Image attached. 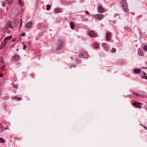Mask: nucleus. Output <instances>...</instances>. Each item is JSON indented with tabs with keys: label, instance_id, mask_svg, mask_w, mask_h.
I'll use <instances>...</instances> for the list:
<instances>
[{
	"label": "nucleus",
	"instance_id": "38",
	"mask_svg": "<svg viewBox=\"0 0 147 147\" xmlns=\"http://www.w3.org/2000/svg\"><path fill=\"white\" fill-rule=\"evenodd\" d=\"M5 67V65H3V66L2 67H0V69H1V70H3V68Z\"/></svg>",
	"mask_w": 147,
	"mask_h": 147
},
{
	"label": "nucleus",
	"instance_id": "12",
	"mask_svg": "<svg viewBox=\"0 0 147 147\" xmlns=\"http://www.w3.org/2000/svg\"><path fill=\"white\" fill-rule=\"evenodd\" d=\"M79 57L80 58H85L87 57V54L85 52L81 53L79 54Z\"/></svg>",
	"mask_w": 147,
	"mask_h": 147
},
{
	"label": "nucleus",
	"instance_id": "8",
	"mask_svg": "<svg viewBox=\"0 0 147 147\" xmlns=\"http://www.w3.org/2000/svg\"><path fill=\"white\" fill-rule=\"evenodd\" d=\"M20 59L19 56L18 55H15L12 57L11 61H18Z\"/></svg>",
	"mask_w": 147,
	"mask_h": 147
},
{
	"label": "nucleus",
	"instance_id": "25",
	"mask_svg": "<svg viewBox=\"0 0 147 147\" xmlns=\"http://www.w3.org/2000/svg\"><path fill=\"white\" fill-rule=\"evenodd\" d=\"M124 29L126 31L129 32L130 30V29L128 26H126L124 28Z\"/></svg>",
	"mask_w": 147,
	"mask_h": 147
},
{
	"label": "nucleus",
	"instance_id": "30",
	"mask_svg": "<svg viewBox=\"0 0 147 147\" xmlns=\"http://www.w3.org/2000/svg\"><path fill=\"white\" fill-rule=\"evenodd\" d=\"M3 57H0V62L1 63L3 64H4V62L3 60Z\"/></svg>",
	"mask_w": 147,
	"mask_h": 147
},
{
	"label": "nucleus",
	"instance_id": "47",
	"mask_svg": "<svg viewBox=\"0 0 147 147\" xmlns=\"http://www.w3.org/2000/svg\"><path fill=\"white\" fill-rule=\"evenodd\" d=\"M15 41V39H13L12 40V41Z\"/></svg>",
	"mask_w": 147,
	"mask_h": 147
},
{
	"label": "nucleus",
	"instance_id": "46",
	"mask_svg": "<svg viewBox=\"0 0 147 147\" xmlns=\"http://www.w3.org/2000/svg\"><path fill=\"white\" fill-rule=\"evenodd\" d=\"M143 73L145 75H146V73L145 72H143Z\"/></svg>",
	"mask_w": 147,
	"mask_h": 147
},
{
	"label": "nucleus",
	"instance_id": "51",
	"mask_svg": "<svg viewBox=\"0 0 147 147\" xmlns=\"http://www.w3.org/2000/svg\"><path fill=\"white\" fill-rule=\"evenodd\" d=\"M146 110H147V107L146 108Z\"/></svg>",
	"mask_w": 147,
	"mask_h": 147
},
{
	"label": "nucleus",
	"instance_id": "21",
	"mask_svg": "<svg viewBox=\"0 0 147 147\" xmlns=\"http://www.w3.org/2000/svg\"><path fill=\"white\" fill-rule=\"evenodd\" d=\"M12 98L13 99H15L18 101L22 99V98L20 97H18L16 96L12 97Z\"/></svg>",
	"mask_w": 147,
	"mask_h": 147
},
{
	"label": "nucleus",
	"instance_id": "17",
	"mask_svg": "<svg viewBox=\"0 0 147 147\" xmlns=\"http://www.w3.org/2000/svg\"><path fill=\"white\" fill-rule=\"evenodd\" d=\"M134 72L136 74H140L141 72L140 69H136L134 70Z\"/></svg>",
	"mask_w": 147,
	"mask_h": 147
},
{
	"label": "nucleus",
	"instance_id": "5",
	"mask_svg": "<svg viewBox=\"0 0 147 147\" xmlns=\"http://www.w3.org/2000/svg\"><path fill=\"white\" fill-rule=\"evenodd\" d=\"M87 34L91 37H95L97 36V34L93 30L89 31L87 32Z\"/></svg>",
	"mask_w": 147,
	"mask_h": 147
},
{
	"label": "nucleus",
	"instance_id": "19",
	"mask_svg": "<svg viewBox=\"0 0 147 147\" xmlns=\"http://www.w3.org/2000/svg\"><path fill=\"white\" fill-rule=\"evenodd\" d=\"M138 53L141 56H142L144 55V53L143 51L140 49H139L138 50Z\"/></svg>",
	"mask_w": 147,
	"mask_h": 147
},
{
	"label": "nucleus",
	"instance_id": "39",
	"mask_svg": "<svg viewBox=\"0 0 147 147\" xmlns=\"http://www.w3.org/2000/svg\"><path fill=\"white\" fill-rule=\"evenodd\" d=\"M85 13H86V14H88V15H90V14H89V12H88V11H85Z\"/></svg>",
	"mask_w": 147,
	"mask_h": 147
},
{
	"label": "nucleus",
	"instance_id": "23",
	"mask_svg": "<svg viewBox=\"0 0 147 147\" xmlns=\"http://www.w3.org/2000/svg\"><path fill=\"white\" fill-rule=\"evenodd\" d=\"M12 38L11 36H9L5 38L4 40V42H6V41L7 40L11 39Z\"/></svg>",
	"mask_w": 147,
	"mask_h": 147
},
{
	"label": "nucleus",
	"instance_id": "41",
	"mask_svg": "<svg viewBox=\"0 0 147 147\" xmlns=\"http://www.w3.org/2000/svg\"><path fill=\"white\" fill-rule=\"evenodd\" d=\"M143 126L145 129L147 130V127H146L144 125H143Z\"/></svg>",
	"mask_w": 147,
	"mask_h": 147
},
{
	"label": "nucleus",
	"instance_id": "33",
	"mask_svg": "<svg viewBox=\"0 0 147 147\" xmlns=\"http://www.w3.org/2000/svg\"><path fill=\"white\" fill-rule=\"evenodd\" d=\"M143 49L145 51H147V45H145L143 47Z\"/></svg>",
	"mask_w": 147,
	"mask_h": 147
},
{
	"label": "nucleus",
	"instance_id": "44",
	"mask_svg": "<svg viewBox=\"0 0 147 147\" xmlns=\"http://www.w3.org/2000/svg\"><path fill=\"white\" fill-rule=\"evenodd\" d=\"M14 45V44H12L10 46V48H12L13 47V46Z\"/></svg>",
	"mask_w": 147,
	"mask_h": 147
},
{
	"label": "nucleus",
	"instance_id": "10",
	"mask_svg": "<svg viewBox=\"0 0 147 147\" xmlns=\"http://www.w3.org/2000/svg\"><path fill=\"white\" fill-rule=\"evenodd\" d=\"M9 28H13V27L12 25L11 22L10 21H9L8 22V23L5 27V28L7 29Z\"/></svg>",
	"mask_w": 147,
	"mask_h": 147
},
{
	"label": "nucleus",
	"instance_id": "24",
	"mask_svg": "<svg viewBox=\"0 0 147 147\" xmlns=\"http://www.w3.org/2000/svg\"><path fill=\"white\" fill-rule=\"evenodd\" d=\"M61 9L59 8H56L55 9L54 11L55 13H58L61 12Z\"/></svg>",
	"mask_w": 147,
	"mask_h": 147
},
{
	"label": "nucleus",
	"instance_id": "34",
	"mask_svg": "<svg viewBox=\"0 0 147 147\" xmlns=\"http://www.w3.org/2000/svg\"><path fill=\"white\" fill-rule=\"evenodd\" d=\"M76 62L78 63H79L81 62V60L79 59H77Z\"/></svg>",
	"mask_w": 147,
	"mask_h": 147
},
{
	"label": "nucleus",
	"instance_id": "28",
	"mask_svg": "<svg viewBox=\"0 0 147 147\" xmlns=\"http://www.w3.org/2000/svg\"><path fill=\"white\" fill-rule=\"evenodd\" d=\"M47 8H46V9L47 10H49L51 8V6L50 5H46Z\"/></svg>",
	"mask_w": 147,
	"mask_h": 147
},
{
	"label": "nucleus",
	"instance_id": "7",
	"mask_svg": "<svg viewBox=\"0 0 147 147\" xmlns=\"http://www.w3.org/2000/svg\"><path fill=\"white\" fill-rule=\"evenodd\" d=\"M112 36V34L110 32H107L106 33V39L107 41L111 40Z\"/></svg>",
	"mask_w": 147,
	"mask_h": 147
},
{
	"label": "nucleus",
	"instance_id": "6",
	"mask_svg": "<svg viewBox=\"0 0 147 147\" xmlns=\"http://www.w3.org/2000/svg\"><path fill=\"white\" fill-rule=\"evenodd\" d=\"M93 17L96 20H100L103 18L104 16L102 14H98L94 15Z\"/></svg>",
	"mask_w": 147,
	"mask_h": 147
},
{
	"label": "nucleus",
	"instance_id": "26",
	"mask_svg": "<svg viewBox=\"0 0 147 147\" xmlns=\"http://www.w3.org/2000/svg\"><path fill=\"white\" fill-rule=\"evenodd\" d=\"M11 32V31L10 30H7V29H6V28H5V29L4 30H3V33H4L6 32V33H10Z\"/></svg>",
	"mask_w": 147,
	"mask_h": 147
},
{
	"label": "nucleus",
	"instance_id": "32",
	"mask_svg": "<svg viewBox=\"0 0 147 147\" xmlns=\"http://www.w3.org/2000/svg\"><path fill=\"white\" fill-rule=\"evenodd\" d=\"M3 107L4 108V109H5V110L6 109V108L7 107H6L7 105H6V104H5V103H4L3 104Z\"/></svg>",
	"mask_w": 147,
	"mask_h": 147
},
{
	"label": "nucleus",
	"instance_id": "27",
	"mask_svg": "<svg viewBox=\"0 0 147 147\" xmlns=\"http://www.w3.org/2000/svg\"><path fill=\"white\" fill-rule=\"evenodd\" d=\"M5 140L2 138H0V142L1 143H4L5 142Z\"/></svg>",
	"mask_w": 147,
	"mask_h": 147
},
{
	"label": "nucleus",
	"instance_id": "29",
	"mask_svg": "<svg viewBox=\"0 0 147 147\" xmlns=\"http://www.w3.org/2000/svg\"><path fill=\"white\" fill-rule=\"evenodd\" d=\"M111 52L112 53H115L116 52V50L115 48H113L111 50Z\"/></svg>",
	"mask_w": 147,
	"mask_h": 147
},
{
	"label": "nucleus",
	"instance_id": "31",
	"mask_svg": "<svg viewBox=\"0 0 147 147\" xmlns=\"http://www.w3.org/2000/svg\"><path fill=\"white\" fill-rule=\"evenodd\" d=\"M18 2H19V4L20 5H21L22 6L24 5V4L23 3V2H22V1L21 0H18Z\"/></svg>",
	"mask_w": 147,
	"mask_h": 147
},
{
	"label": "nucleus",
	"instance_id": "2",
	"mask_svg": "<svg viewBox=\"0 0 147 147\" xmlns=\"http://www.w3.org/2000/svg\"><path fill=\"white\" fill-rule=\"evenodd\" d=\"M121 5L124 11L126 12L128 11V5L125 0H121Z\"/></svg>",
	"mask_w": 147,
	"mask_h": 147
},
{
	"label": "nucleus",
	"instance_id": "52",
	"mask_svg": "<svg viewBox=\"0 0 147 147\" xmlns=\"http://www.w3.org/2000/svg\"><path fill=\"white\" fill-rule=\"evenodd\" d=\"M115 16H117L116 14H115Z\"/></svg>",
	"mask_w": 147,
	"mask_h": 147
},
{
	"label": "nucleus",
	"instance_id": "11",
	"mask_svg": "<svg viewBox=\"0 0 147 147\" xmlns=\"http://www.w3.org/2000/svg\"><path fill=\"white\" fill-rule=\"evenodd\" d=\"M131 96L134 98H140L143 97L141 95L135 92L133 93Z\"/></svg>",
	"mask_w": 147,
	"mask_h": 147
},
{
	"label": "nucleus",
	"instance_id": "15",
	"mask_svg": "<svg viewBox=\"0 0 147 147\" xmlns=\"http://www.w3.org/2000/svg\"><path fill=\"white\" fill-rule=\"evenodd\" d=\"M102 45L105 48V50L107 51H108L109 49V47L107 45H106L105 43H103L102 44Z\"/></svg>",
	"mask_w": 147,
	"mask_h": 147
},
{
	"label": "nucleus",
	"instance_id": "48",
	"mask_svg": "<svg viewBox=\"0 0 147 147\" xmlns=\"http://www.w3.org/2000/svg\"><path fill=\"white\" fill-rule=\"evenodd\" d=\"M22 44L23 45H25V44H25V42H22Z\"/></svg>",
	"mask_w": 147,
	"mask_h": 147
},
{
	"label": "nucleus",
	"instance_id": "14",
	"mask_svg": "<svg viewBox=\"0 0 147 147\" xmlns=\"http://www.w3.org/2000/svg\"><path fill=\"white\" fill-rule=\"evenodd\" d=\"M32 26V23L30 22L26 23L25 25V27L27 28H31Z\"/></svg>",
	"mask_w": 147,
	"mask_h": 147
},
{
	"label": "nucleus",
	"instance_id": "37",
	"mask_svg": "<svg viewBox=\"0 0 147 147\" xmlns=\"http://www.w3.org/2000/svg\"><path fill=\"white\" fill-rule=\"evenodd\" d=\"M142 78H144L147 80V76H143H143H142Z\"/></svg>",
	"mask_w": 147,
	"mask_h": 147
},
{
	"label": "nucleus",
	"instance_id": "36",
	"mask_svg": "<svg viewBox=\"0 0 147 147\" xmlns=\"http://www.w3.org/2000/svg\"><path fill=\"white\" fill-rule=\"evenodd\" d=\"M13 87L15 88H17L18 87V86L17 85H13Z\"/></svg>",
	"mask_w": 147,
	"mask_h": 147
},
{
	"label": "nucleus",
	"instance_id": "40",
	"mask_svg": "<svg viewBox=\"0 0 147 147\" xmlns=\"http://www.w3.org/2000/svg\"><path fill=\"white\" fill-rule=\"evenodd\" d=\"M25 34V33H22L20 35V36H24Z\"/></svg>",
	"mask_w": 147,
	"mask_h": 147
},
{
	"label": "nucleus",
	"instance_id": "45",
	"mask_svg": "<svg viewBox=\"0 0 147 147\" xmlns=\"http://www.w3.org/2000/svg\"><path fill=\"white\" fill-rule=\"evenodd\" d=\"M31 76H32V77H33V78H34V74H31Z\"/></svg>",
	"mask_w": 147,
	"mask_h": 147
},
{
	"label": "nucleus",
	"instance_id": "43",
	"mask_svg": "<svg viewBox=\"0 0 147 147\" xmlns=\"http://www.w3.org/2000/svg\"><path fill=\"white\" fill-rule=\"evenodd\" d=\"M3 74H0V77H3Z\"/></svg>",
	"mask_w": 147,
	"mask_h": 147
},
{
	"label": "nucleus",
	"instance_id": "49",
	"mask_svg": "<svg viewBox=\"0 0 147 147\" xmlns=\"http://www.w3.org/2000/svg\"><path fill=\"white\" fill-rule=\"evenodd\" d=\"M16 50L17 51H18V49H17Z\"/></svg>",
	"mask_w": 147,
	"mask_h": 147
},
{
	"label": "nucleus",
	"instance_id": "18",
	"mask_svg": "<svg viewBox=\"0 0 147 147\" xmlns=\"http://www.w3.org/2000/svg\"><path fill=\"white\" fill-rule=\"evenodd\" d=\"M92 45L95 49L98 48L99 46L98 44L96 42L93 43Z\"/></svg>",
	"mask_w": 147,
	"mask_h": 147
},
{
	"label": "nucleus",
	"instance_id": "4",
	"mask_svg": "<svg viewBox=\"0 0 147 147\" xmlns=\"http://www.w3.org/2000/svg\"><path fill=\"white\" fill-rule=\"evenodd\" d=\"M13 0H5L3 1L2 3V5L3 7H5L6 5L5 3L9 5H11L13 3Z\"/></svg>",
	"mask_w": 147,
	"mask_h": 147
},
{
	"label": "nucleus",
	"instance_id": "35",
	"mask_svg": "<svg viewBox=\"0 0 147 147\" xmlns=\"http://www.w3.org/2000/svg\"><path fill=\"white\" fill-rule=\"evenodd\" d=\"M27 47V46L26 45H23V50H25L26 49V48Z\"/></svg>",
	"mask_w": 147,
	"mask_h": 147
},
{
	"label": "nucleus",
	"instance_id": "16",
	"mask_svg": "<svg viewBox=\"0 0 147 147\" xmlns=\"http://www.w3.org/2000/svg\"><path fill=\"white\" fill-rule=\"evenodd\" d=\"M19 21L14 20L12 22V24L14 25L15 27H16L18 24Z\"/></svg>",
	"mask_w": 147,
	"mask_h": 147
},
{
	"label": "nucleus",
	"instance_id": "13",
	"mask_svg": "<svg viewBox=\"0 0 147 147\" xmlns=\"http://www.w3.org/2000/svg\"><path fill=\"white\" fill-rule=\"evenodd\" d=\"M105 9L102 6H100L98 7V11L100 13H102L105 11Z\"/></svg>",
	"mask_w": 147,
	"mask_h": 147
},
{
	"label": "nucleus",
	"instance_id": "22",
	"mask_svg": "<svg viewBox=\"0 0 147 147\" xmlns=\"http://www.w3.org/2000/svg\"><path fill=\"white\" fill-rule=\"evenodd\" d=\"M7 42H5V43L4 42H3L1 45V47H0V49H2L4 47L6 44Z\"/></svg>",
	"mask_w": 147,
	"mask_h": 147
},
{
	"label": "nucleus",
	"instance_id": "1",
	"mask_svg": "<svg viewBox=\"0 0 147 147\" xmlns=\"http://www.w3.org/2000/svg\"><path fill=\"white\" fill-rule=\"evenodd\" d=\"M18 9L16 8H13L10 12V16L12 19H15L18 14Z\"/></svg>",
	"mask_w": 147,
	"mask_h": 147
},
{
	"label": "nucleus",
	"instance_id": "9",
	"mask_svg": "<svg viewBox=\"0 0 147 147\" xmlns=\"http://www.w3.org/2000/svg\"><path fill=\"white\" fill-rule=\"evenodd\" d=\"M142 103L138 102H134L133 103V105L134 106L138 108H142Z\"/></svg>",
	"mask_w": 147,
	"mask_h": 147
},
{
	"label": "nucleus",
	"instance_id": "50",
	"mask_svg": "<svg viewBox=\"0 0 147 147\" xmlns=\"http://www.w3.org/2000/svg\"><path fill=\"white\" fill-rule=\"evenodd\" d=\"M144 68H145V69H146V68H146V67H144Z\"/></svg>",
	"mask_w": 147,
	"mask_h": 147
},
{
	"label": "nucleus",
	"instance_id": "20",
	"mask_svg": "<svg viewBox=\"0 0 147 147\" xmlns=\"http://www.w3.org/2000/svg\"><path fill=\"white\" fill-rule=\"evenodd\" d=\"M70 26L71 29H74L75 27V25L74 22H70Z\"/></svg>",
	"mask_w": 147,
	"mask_h": 147
},
{
	"label": "nucleus",
	"instance_id": "3",
	"mask_svg": "<svg viewBox=\"0 0 147 147\" xmlns=\"http://www.w3.org/2000/svg\"><path fill=\"white\" fill-rule=\"evenodd\" d=\"M64 41L62 40L59 39L58 41L57 50L61 49L63 48L64 45Z\"/></svg>",
	"mask_w": 147,
	"mask_h": 147
},
{
	"label": "nucleus",
	"instance_id": "42",
	"mask_svg": "<svg viewBox=\"0 0 147 147\" xmlns=\"http://www.w3.org/2000/svg\"><path fill=\"white\" fill-rule=\"evenodd\" d=\"M0 130H1V131H3L4 129L2 127H1L0 129Z\"/></svg>",
	"mask_w": 147,
	"mask_h": 147
}]
</instances>
